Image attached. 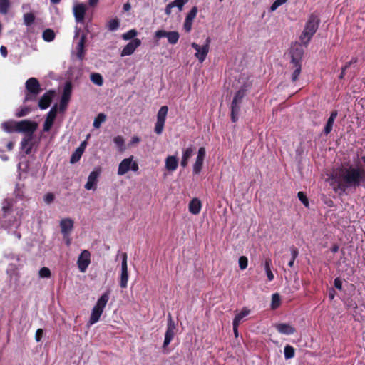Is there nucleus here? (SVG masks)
Returning a JSON list of instances; mask_svg holds the SVG:
<instances>
[{
  "label": "nucleus",
  "instance_id": "f257e3e1",
  "mask_svg": "<svg viewBox=\"0 0 365 365\" xmlns=\"http://www.w3.org/2000/svg\"><path fill=\"white\" fill-rule=\"evenodd\" d=\"M338 188L342 192L347 189H356L365 186V171L359 167L350 165L340 168L335 175Z\"/></svg>",
  "mask_w": 365,
  "mask_h": 365
},
{
  "label": "nucleus",
  "instance_id": "f03ea898",
  "mask_svg": "<svg viewBox=\"0 0 365 365\" xmlns=\"http://www.w3.org/2000/svg\"><path fill=\"white\" fill-rule=\"evenodd\" d=\"M320 24V19L315 13L311 14L305 24L304 28L299 36L302 45L307 46L317 32Z\"/></svg>",
  "mask_w": 365,
  "mask_h": 365
},
{
  "label": "nucleus",
  "instance_id": "7ed1b4c3",
  "mask_svg": "<svg viewBox=\"0 0 365 365\" xmlns=\"http://www.w3.org/2000/svg\"><path fill=\"white\" fill-rule=\"evenodd\" d=\"M3 216L0 217V227L5 230H10L13 227L16 228L19 225V221L15 217H10L12 212V203L10 200L6 199L2 203Z\"/></svg>",
  "mask_w": 365,
  "mask_h": 365
},
{
  "label": "nucleus",
  "instance_id": "20e7f679",
  "mask_svg": "<svg viewBox=\"0 0 365 365\" xmlns=\"http://www.w3.org/2000/svg\"><path fill=\"white\" fill-rule=\"evenodd\" d=\"M291 68L293 70L291 79L292 82H295L298 80V78L302 71V59L304 54V51L302 48L296 47L293 48L291 51Z\"/></svg>",
  "mask_w": 365,
  "mask_h": 365
},
{
  "label": "nucleus",
  "instance_id": "39448f33",
  "mask_svg": "<svg viewBox=\"0 0 365 365\" xmlns=\"http://www.w3.org/2000/svg\"><path fill=\"white\" fill-rule=\"evenodd\" d=\"M110 291L108 290L103 293L98 299L96 304L93 307L91 317L88 321L89 325H93L100 319L103 309L109 300Z\"/></svg>",
  "mask_w": 365,
  "mask_h": 365
},
{
  "label": "nucleus",
  "instance_id": "423d86ee",
  "mask_svg": "<svg viewBox=\"0 0 365 365\" xmlns=\"http://www.w3.org/2000/svg\"><path fill=\"white\" fill-rule=\"evenodd\" d=\"M25 86L28 93L26 95L24 102L35 101L41 90L38 79L34 77L29 78L26 81Z\"/></svg>",
  "mask_w": 365,
  "mask_h": 365
},
{
  "label": "nucleus",
  "instance_id": "0eeeda50",
  "mask_svg": "<svg viewBox=\"0 0 365 365\" xmlns=\"http://www.w3.org/2000/svg\"><path fill=\"white\" fill-rule=\"evenodd\" d=\"M16 132L24 133L25 136H34V133L38 128V123L29 120H23L16 122Z\"/></svg>",
  "mask_w": 365,
  "mask_h": 365
},
{
  "label": "nucleus",
  "instance_id": "6e6552de",
  "mask_svg": "<svg viewBox=\"0 0 365 365\" xmlns=\"http://www.w3.org/2000/svg\"><path fill=\"white\" fill-rule=\"evenodd\" d=\"M139 169L138 164L136 161H133V156L123 159L119 164L118 168V175H123L129 170L137 172Z\"/></svg>",
  "mask_w": 365,
  "mask_h": 365
},
{
  "label": "nucleus",
  "instance_id": "1a4fd4ad",
  "mask_svg": "<svg viewBox=\"0 0 365 365\" xmlns=\"http://www.w3.org/2000/svg\"><path fill=\"white\" fill-rule=\"evenodd\" d=\"M210 42V38L207 37L205 40V44L202 46H200L195 42L192 43L191 44V46L196 51L195 56L200 63H202L205 60L209 53Z\"/></svg>",
  "mask_w": 365,
  "mask_h": 365
},
{
  "label": "nucleus",
  "instance_id": "9d476101",
  "mask_svg": "<svg viewBox=\"0 0 365 365\" xmlns=\"http://www.w3.org/2000/svg\"><path fill=\"white\" fill-rule=\"evenodd\" d=\"M154 38L159 40L162 38H167L168 42L171 45L176 44L180 38V34L176 31H167L163 29L158 30L154 34Z\"/></svg>",
  "mask_w": 365,
  "mask_h": 365
},
{
  "label": "nucleus",
  "instance_id": "9b49d317",
  "mask_svg": "<svg viewBox=\"0 0 365 365\" xmlns=\"http://www.w3.org/2000/svg\"><path fill=\"white\" fill-rule=\"evenodd\" d=\"M168 111V108L167 106H163L159 109L157 114V121L155 125V132L158 135H160L164 128L165 122L166 120L167 114Z\"/></svg>",
  "mask_w": 365,
  "mask_h": 365
},
{
  "label": "nucleus",
  "instance_id": "f8f14e48",
  "mask_svg": "<svg viewBox=\"0 0 365 365\" xmlns=\"http://www.w3.org/2000/svg\"><path fill=\"white\" fill-rule=\"evenodd\" d=\"M175 329L176 327L175 322L173 320L171 314H169L168 318L167 329L165 334L164 342L163 345V348L168 346L173 340L175 336Z\"/></svg>",
  "mask_w": 365,
  "mask_h": 365
},
{
  "label": "nucleus",
  "instance_id": "ddd939ff",
  "mask_svg": "<svg viewBox=\"0 0 365 365\" xmlns=\"http://www.w3.org/2000/svg\"><path fill=\"white\" fill-rule=\"evenodd\" d=\"M205 156V148L204 147H200L197 150V157L192 166V172L194 175H198L202 171Z\"/></svg>",
  "mask_w": 365,
  "mask_h": 365
},
{
  "label": "nucleus",
  "instance_id": "4468645a",
  "mask_svg": "<svg viewBox=\"0 0 365 365\" xmlns=\"http://www.w3.org/2000/svg\"><path fill=\"white\" fill-rule=\"evenodd\" d=\"M121 257H122V262H121V273H120V287L121 288H126L128 286V281L127 253L126 252L122 253Z\"/></svg>",
  "mask_w": 365,
  "mask_h": 365
},
{
  "label": "nucleus",
  "instance_id": "2eb2a0df",
  "mask_svg": "<svg viewBox=\"0 0 365 365\" xmlns=\"http://www.w3.org/2000/svg\"><path fill=\"white\" fill-rule=\"evenodd\" d=\"M72 93V83L68 81L65 83L63 93L61 96L59 109L61 111H64L67 107V105L70 101V98Z\"/></svg>",
  "mask_w": 365,
  "mask_h": 365
},
{
  "label": "nucleus",
  "instance_id": "dca6fc26",
  "mask_svg": "<svg viewBox=\"0 0 365 365\" xmlns=\"http://www.w3.org/2000/svg\"><path fill=\"white\" fill-rule=\"evenodd\" d=\"M91 263V254L88 250H83L78 257L77 264L81 272H85Z\"/></svg>",
  "mask_w": 365,
  "mask_h": 365
},
{
  "label": "nucleus",
  "instance_id": "f3484780",
  "mask_svg": "<svg viewBox=\"0 0 365 365\" xmlns=\"http://www.w3.org/2000/svg\"><path fill=\"white\" fill-rule=\"evenodd\" d=\"M57 110H58L57 105H54L51 108L49 112L47 113L46 120L43 123V130L44 132H48L51 130V127L53 125V122L56 119Z\"/></svg>",
  "mask_w": 365,
  "mask_h": 365
},
{
  "label": "nucleus",
  "instance_id": "a211bd4d",
  "mask_svg": "<svg viewBox=\"0 0 365 365\" xmlns=\"http://www.w3.org/2000/svg\"><path fill=\"white\" fill-rule=\"evenodd\" d=\"M141 44V41L138 38H134L130 41L122 50L120 56H130L134 53L135 49Z\"/></svg>",
  "mask_w": 365,
  "mask_h": 365
},
{
  "label": "nucleus",
  "instance_id": "6ab92c4d",
  "mask_svg": "<svg viewBox=\"0 0 365 365\" xmlns=\"http://www.w3.org/2000/svg\"><path fill=\"white\" fill-rule=\"evenodd\" d=\"M100 175V171L93 170L90 173L87 182L85 185V189L87 190H95L96 189V185L98 183V178Z\"/></svg>",
  "mask_w": 365,
  "mask_h": 365
},
{
  "label": "nucleus",
  "instance_id": "aec40b11",
  "mask_svg": "<svg viewBox=\"0 0 365 365\" xmlns=\"http://www.w3.org/2000/svg\"><path fill=\"white\" fill-rule=\"evenodd\" d=\"M54 91L50 90L46 92L39 99L38 106L41 110H45L49 107L51 103L52 98L54 96Z\"/></svg>",
  "mask_w": 365,
  "mask_h": 365
},
{
  "label": "nucleus",
  "instance_id": "412c9836",
  "mask_svg": "<svg viewBox=\"0 0 365 365\" xmlns=\"http://www.w3.org/2000/svg\"><path fill=\"white\" fill-rule=\"evenodd\" d=\"M86 10V6L83 4L81 3L74 6L73 15L77 23H84Z\"/></svg>",
  "mask_w": 365,
  "mask_h": 365
},
{
  "label": "nucleus",
  "instance_id": "4be33fe9",
  "mask_svg": "<svg viewBox=\"0 0 365 365\" xmlns=\"http://www.w3.org/2000/svg\"><path fill=\"white\" fill-rule=\"evenodd\" d=\"M195 151V147L192 145H190L189 147L182 150V155L180 161V165L185 168L188 165V161L190 158L192 156Z\"/></svg>",
  "mask_w": 365,
  "mask_h": 365
},
{
  "label": "nucleus",
  "instance_id": "5701e85b",
  "mask_svg": "<svg viewBox=\"0 0 365 365\" xmlns=\"http://www.w3.org/2000/svg\"><path fill=\"white\" fill-rule=\"evenodd\" d=\"M60 227L63 237L68 236L73 228V221L71 218H65L61 220Z\"/></svg>",
  "mask_w": 365,
  "mask_h": 365
},
{
  "label": "nucleus",
  "instance_id": "b1692460",
  "mask_svg": "<svg viewBox=\"0 0 365 365\" xmlns=\"http://www.w3.org/2000/svg\"><path fill=\"white\" fill-rule=\"evenodd\" d=\"M275 328L280 334L285 335H292L296 331L294 327L286 323L277 324Z\"/></svg>",
  "mask_w": 365,
  "mask_h": 365
},
{
  "label": "nucleus",
  "instance_id": "393cba45",
  "mask_svg": "<svg viewBox=\"0 0 365 365\" xmlns=\"http://www.w3.org/2000/svg\"><path fill=\"white\" fill-rule=\"evenodd\" d=\"M86 41V35L85 34H83L81 37L80 40L76 46V51H77V57L79 60H83L85 56V43Z\"/></svg>",
  "mask_w": 365,
  "mask_h": 365
},
{
  "label": "nucleus",
  "instance_id": "a878e982",
  "mask_svg": "<svg viewBox=\"0 0 365 365\" xmlns=\"http://www.w3.org/2000/svg\"><path fill=\"white\" fill-rule=\"evenodd\" d=\"M178 165V159L175 155H169L166 158L165 160V168L170 171H175Z\"/></svg>",
  "mask_w": 365,
  "mask_h": 365
},
{
  "label": "nucleus",
  "instance_id": "bb28decb",
  "mask_svg": "<svg viewBox=\"0 0 365 365\" xmlns=\"http://www.w3.org/2000/svg\"><path fill=\"white\" fill-rule=\"evenodd\" d=\"M33 136H25L21 141V149L23 150L26 155H29L33 148L32 143Z\"/></svg>",
  "mask_w": 365,
  "mask_h": 365
},
{
  "label": "nucleus",
  "instance_id": "cd10ccee",
  "mask_svg": "<svg viewBox=\"0 0 365 365\" xmlns=\"http://www.w3.org/2000/svg\"><path fill=\"white\" fill-rule=\"evenodd\" d=\"M337 115H338L337 110H333L331 112L330 116L328 118L327 123L324 128V133L325 135L329 134L331 133V131L332 130L334 120H335L336 118L337 117Z\"/></svg>",
  "mask_w": 365,
  "mask_h": 365
},
{
  "label": "nucleus",
  "instance_id": "c85d7f7f",
  "mask_svg": "<svg viewBox=\"0 0 365 365\" xmlns=\"http://www.w3.org/2000/svg\"><path fill=\"white\" fill-rule=\"evenodd\" d=\"M202 207L201 202L197 198L192 199L189 203V211L193 215H197L200 213Z\"/></svg>",
  "mask_w": 365,
  "mask_h": 365
},
{
  "label": "nucleus",
  "instance_id": "c756f323",
  "mask_svg": "<svg viewBox=\"0 0 365 365\" xmlns=\"http://www.w3.org/2000/svg\"><path fill=\"white\" fill-rule=\"evenodd\" d=\"M247 90L248 86L246 84L242 85L235 93L232 102L240 104L243 98L245 96Z\"/></svg>",
  "mask_w": 365,
  "mask_h": 365
},
{
  "label": "nucleus",
  "instance_id": "7c9ffc66",
  "mask_svg": "<svg viewBox=\"0 0 365 365\" xmlns=\"http://www.w3.org/2000/svg\"><path fill=\"white\" fill-rule=\"evenodd\" d=\"M240 104L235 103L232 102L231 103V120L233 123H235L238 120L239 113L240 110Z\"/></svg>",
  "mask_w": 365,
  "mask_h": 365
},
{
  "label": "nucleus",
  "instance_id": "2f4dec72",
  "mask_svg": "<svg viewBox=\"0 0 365 365\" xmlns=\"http://www.w3.org/2000/svg\"><path fill=\"white\" fill-rule=\"evenodd\" d=\"M16 122L8 120L1 124L2 129L6 133L16 132Z\"/></svg>",
  "mask_w": 365,
  "mask_h": 365
},
{
  "label": "nucleus",
  "instance_id": "473e14b6",
  "mask_svg": "<svg viewBox=\"0 0 365 365\" xmlns=\"http://www.w3.org/2000/svg\"><path fill=\"white\" fill-rule=\"evenodd\" d=\"M272 260L269 258H267L264 261V270L267 277V279L269 282L274 279V274L271 270Z\"/></svg>",
  "mask_w": 365,
  "mask_h": 365
},
{
  "label": "nucleus",
  "instance_id": "72a5a7b5",
  "mask_svg": "<svg viewBox=\"0 0 365 365\" xmlns=\"http://www.w3.org/2000/svg\"><path fill=\"white\" fill-rule=\"evenodd\" d=\"M250 312V310L247 307H243L242 311L235 315L233 322H235V324H240L241 320L246 316H247Z\"/></svg>",
  "mask_w": 365,
  "mask_h": 365
},
{
  "label": "nucleus",
  "instance_id": "f704fd0d",
  "mask_svg": "<svg viewBox=\"0 0 365 365\" xmlns=\"http://www.w3.org/2000/svg\"><path fill=\"white\" fill-rule=\"evenodd\" d=\"M42 38L45 41L51 42L53 41L55 38V33L52 29H47L45 31H43Z\"/></svg>",
  "mask_w": 365,
  "mask_h": 365
},
{
  "label": "nucleus",
  "instance_id": "c9c22d12",
  "mask_svg": "<svg viewBox=\"0 0 365 365\" xmlns=\"http://www.w3.org/2000/svg\"><path fill=\"white\" fill-rule=\"evenodd\" d=\"M106 120V115L103 113H100L98 114V115L95 118L93 121V127L95 128H99L101 126V124L104 123Z\"/></svg>",
  "mask_w": 365,
  "mask_h": 365
},
{
  "label": "nucleus",
  "instance_id": "e433bc0d",
  "mask_svg": "<svg viewBox=\"0 0 365 365\" xmlns=\"http://www.w3.org/2000/svg\"><path fill=\"white\" fill-rule=\"evenodd\" d=\"M83 153V152L82 150V148H76L71 156L70 163L74 164L79 161Z\"/></svg>",
  "mask_w": 365,
  "mask_h": 365
},
{
  "label": "nucleus",
  "instance_id": "4c0bfd02",
  "mask_svg": "<svg viewBox=\"0 0 365 365\" xmlns=\"http://www.w3.org/2000/svg\"><path fill=\"white\" fill-rule=\"evenodd\" d=\"M91 81L96 85L101 86L103 83L102 76L98 73H93L91 74Z\"/></svg>",
  "mask_w": 365,
  "mask_h": 365
},
{
  "label": "nucleus",
  "instance_id": "58836bf2",
  "mask_svg": "<svg viewBox=\"0 0 365 365\" xmlns=\"http://www.w3.org/2000/svg\"><path fill=\"white\" fill-rule=\"evenodd\" d=\"M290 252H291V259L288 262V266L289 267H292L294 266V261H295L296 258L299 255V251L295 247L292 246L290 247Z\"/></svg>",
  "mask_w": 365,
  "mask_h": 365
},
{
  "label": "nucleus",
  "instance_id": "ea45409f",
  "mask_svg": "<svg viewBox=\"0 0 365 365\" xmlns=\"http://www.w3.org/2000/svg\"><path fill=\"white\" fill-rule=\"evenodd\" d=\"M284 358L287 359H292L294 356V349L290 345H286L284 349Z\"/></svg>",
  "mask_w": 365,
  "mask_h": 365
},
{
  "label": "nucleus",
  "instance_id": "a19ab883",
  "mask_svg": "<svg viewBox=\"0 0 365 365\" xmlns=\"http://www.w3.org/2000/svg\"><path fill=\"white\" fill-rule=\"evenodd\" d=\"M113 142L115 145L118 147L120 151H123L125 149V141L122 136L118 135L114 138Z\"/></svg>",
  "mask_w": 365,
  "mask_h": 365
},
{
  "label": "nucleus",
  "instance_id": "79ce46f5",
  "mask_svg": "<svg viewBox=\"0 0 365 365\" xmlns=\"http://www.w3.org/2000/svg\"><path fill=\"white\" fill-rule=\"evenodd\" d=\"M120 26V22L118 19H113L110 20L107 24V27L109 31H115L118 29Z\"/></svg>",
  "mask_w": 365,
  "mask_h": 365
},
{
  "label": "nucleus",
  "instance_id": "37998d69",
  "mask_svg": "<svg viewBox=\"0 0 365 365\" xmlns=\"http://www.w3.org/2000/svg\"><path fill=\"white\" fill-rule=\"evenodd\" d=\"M31 112V108L29 106H22L18 109L15 113L17 118H21L27 115Z\"/></svg>",
  "mask_w": 365,
  "mask_h": 365
},
{
  "label": "nucleus",
  "instance_id": "c03bdc74",
  "mask_svg": "<svg viewBox=\"0 0 365 365\" xmlns=\"http://www.w3.org/2000/svg\"><path fill=\"white\" fill-rule=\"evenodd\" d=\"M10 7L9 0H0V12L6 14Z\"/></svg>",
  "mask_w": 365,
  "mask_h": 365
},
{
  "label": "nucleus",
  "instance_id": "a18cd8bd",
  "mask_svg": "<svg viewBox=\"0 0 365 365\" xmlns=\"http://www.w3.org/2000/svg\"><path fill=\"white\" fill-rule=\"evenodd\" d=\"M137 34H138L137 31L133 29L129 30L126 33H124L122 35V38H123V39L126 40V41L130 40V39H134V38L137 36Z\"/></svg>",
  "mask_w": 365,
  "mask_h": 365
},
{
  "label": "nucleus",
  "instance_id": "49530a36",
  "mask_svg": "<svg viewBox=\"0 0 365 365\" xmlns=\"http://www.w3.org/2000/svg\"><path fill=\"white\" fill-rule=\"evenodd\" d=\"M24 24L26 26L31 25L35 21V16L32 13H26L24 15Z\"/></svg>",
  "mask_w": 365,
  "mask_h": 365
},
{
  "label": "nucleus",
  "instance_id": "de8ad7c7",
  "mask_svg": "<svg viewBox=\"0 0 365 365\" xmlns=\"http://www.w3.org/2000/svg\"><path fill=\"white\" fill-rule=\"evenodd\" d=\"M280 304V297L278 293L273 294L272 296V309H274L277 308Z\"/></svg>",
  "mask_w": 365,
  "mask_h": 365
},
{
  "label": "nucleus",
  "instance_id": "09e8293b",
  "mask_svg": "<svg viewBox=\"0 0 365 365\" xmlns=\"http://www.w3.org/2000/svg\"><path fill=\"white\" fill-rule=\"evenodd\" d=\"M189 0H175L171 2L173 8L177 7L180 11L183 9V6L188 2Z\"/></svg>",
  "mask_w": 365,
  "mask_h": 365
},
{
  "label": "nucleus",
  "instance_id": "8fccbe9b",
  "mask_svg": "<svg viewBox=\"0 0 365 365\" xmlns=\"http://www.w3.org/2000/svg\"><path fill=\"white\" fill-rule=\"evenodd\" d=\"M239 267L241 270H244L247 267L248 265V259L245 256H241L238 260Z\"/></svg>",
  "mask_w": 365,
  "mask_h": 365
},
{
  "label": "nucleus",
  "instance_id": "3c124183",
  "mask_svg": "<svg viewBox=\"0 0 365 365\" xmlns=\"http://www.w3.org/2000/svg\"><path fill=\"white\" fill-rule=\"evenodd\" d=\"M38 275L41 278H49L51 273L48 267H42L38 272Z\"/></svg>",
  "mask_w": 365,
  "mask_h": 365
},
{
  "label": "nucleus",
  "instance_id": "603ef678",
  "mask_svg": "<svg viewBox=\"0 0 365 365\" xmlns=\"http://www.w3.org/2000/svg\"><path fill=\"white\" fill-rule=\"evenodd\" d=\"M297 197L301 202L306 207H309V200L306 195V194L303 192H299L297 194Z\"/></svg>",
  "mask_w": 365,
  "mask_h": 365
},
{
  "label": "nucleus",
  "instance_id": "864d4df0",
  "mask_svg": "<svg viewBox=\"0 0 365 365\" xmlns=\"http://www.w3.org/2000/svg\"><path fill=\"white\" fill-rule=\"evenodd\" d=\"M288 0H275L273 4L271 5L269 11H275L279 6H282V4H285Z\"/></svg>",
  "mask_w": 365,
  "mask_h": 365
},
{
  "label": "nucleus",
  "instance_id": "5fc2aeb1",
  "mask_svg": "<svg viewBox=\"0 0 365 365\" xmlns=\"http://www.w3.org/2000/svg\"><path fill=\"white\" fill-rule=\"evenodd\" d=\"M197 11H198L197 7L193 6L191 9V10L188 12V14H187L185 18L193 21L197 16Z\"/></svg>",
  "mask_w": 365,
  "mask_h": 365
},
{
  "label": "nucleus",
  "instance_id": "6e6d98bb",
  "mask_svg": "<svg viewBox=\"0 0 365 365\" xmlns=\"http://www.w3.org/2000/svg\"><path fill=\"white\" fill-rule=\"evenodd\" d=\"M193 21L185 18L183 28L186 32H190L192 29Z\"/></svg>",
  "mask_w": 365,
  "mask_h": 365
},
{
  "label": "nucleus",
  "instance_id": "4d7b16f0",
  "mask_svg": "<svg viewBox=\"0 0 365 365\" xmlns=\"http://www.w3.org/2000/svg\"><path fill=\"white\" fill-rule=\"evenodd\" d=\"M54 199H55L54 195L51 192L47 193L43 197V200H44L45 203H46V204L52 203L53 202Z\"/></svg>",
  "mask_w": 365,
  "mask_h": 365
},
{
  "label": "nucleus",
  "instance_id": "13d9d810",
  "mask_svg": "<svg viewBox=\"0 0 365 365\" xmlns=\"http://www.w3.org/2000/svg\"><path fill=\"white\" fill-rule=\"evenodd\" d=\"M43 334V330L42 329H38L35 334V339L37 342L41 341Z\"/></svg>",
  "mask_w": 365,
  "mask_h": 365
},
{
  "label": "nucleus",
  "instance_id": "bf43d9fd",
  "mask_svg": "<svg viewBox=\"0 0 365 365\" xmlns=\"http://www.w3.org/2000/svg\"><path fill=\"white\" fill-rule=\"evenodd\" d=\"M334 287L337 289H339V290H341L342 289V281L341 280V279L339 277H336L334 279Z\"/></svg>",
  "mask_w": 365,
  "mask_h": 365
},
{
  "label": "nucleus",
  "instance_id": "052dcab7",
  "mask_svg": "<svg viewBox=\"0 0 365 365\" xmlns=\"http://www.w3.org/2000/svg\"><path fill=\"white\" fill-rule=\"evenodd\" d=\"M358 62V58L356 57H352V58L347 62L344 66V69H348L351 65L356 63Z\"/></svg>",
  "mask_w": 365,
  "mask_h": 365
},
{
  "label": "nucleus",
  "instance_id": "680f3d73",
  "mask_svg": "<svg viewBox=\"0 0 365 365\" xmlns=\"http://www.w3.org/2000/svg\"><path fill=\"white\" fill-rule=\"evenodd\" d=\"M173 8L171 2L169 3L165 8V14L167 15V16H170L171 14V12H172V9Z\"/></svg>",
  "mask_w": 365,
  "mask_h": 365
},
{
  "label": "nucleus",
  "instance_id": "e2e57ef3",
  "mask_svg": "<svg viewBox=\"0 0 365 365\" xmlns=\"http://www.w3.org/2000/svg\"><path fill=\"white\" fill-rule=\"evenodd\" d=\"M0 53L3 57H6L8 54L7 48L4 46H1L0 48Z\"/></svg>",
  "mask_w": 365,
  "mask_h": 365
},
{
  "label": "nucleus",
  "instance_id": "0e129e2a",
  "mask_svg": "<svg viewBox=\"0 0 365 365\" xmlns=\"http://www.w3.org/2000/svg\"><path fill=\"white\" fill-rule=\"evenodd\" d=\"M239 325H240V324L237 323L235 324V322H232L233 331H234L235 337L238 336V327H239Z\"/></svg>",
  "mask_w": 365,
  "mask_h": 365
},
{
  "label": "nucleus",
  "instance_id": "69168bd1",
  "mask_svg": "<svg viewBox=\"0 0 365 365\" xmlns=\"http://www.w3.org/2000/svg\"><path fill=\"white\" fill-rule=\"evenodd\" d=\"M140 141V138H138V136H133L131 139V144L138 143Z\"/></svg>",
  "mask_w": 365,
  "mask_h": 365
},
{
  "label": "nucleus",
  "instance_id": "338daca9",
  "mask_svg": "<svg viewBox=\"0 0 365 365\" xmlns=\"http://www.w3.org/2000/svg\"><path fill=\"white\" fill-rule=\"evenodd\" d=\"M80 32H81V29L78 28V26H76V28H75L74 38H76L77 37L79 36Z\"/></svg>",
  "mask_w": 365,
  "mask_h": 365
},
{
  "label": "nucleus",
  "instance_id": "774afa93",
  "mask_svg": "<svg viewBox=\"0 0 365 365\" xmlns=\"http://www.w3.org/2000/svg\"><path fill=\"white\" fill-rule=\"evenodd\" d=\"M334 296H335V291L334 289H332L330 292H329V297L330 298V299H333L334 298Z\"/></svg>",
  "mask_w": 365,
  "mask_h": 365
}]
</instances>
